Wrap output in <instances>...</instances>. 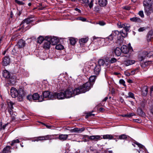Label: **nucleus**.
I'll return each instance as SVG.
<instances>
[{
  "mask_svg": "<svg viewBox=\"0 0 153 153\" xmlns=\"http://www.w3.org/2000/svg\"><path fill=\"white\" fill-rule=\"evenodd\" d=\"M91 83L88 82L78 88H69L64 91L66 98H70L75 95L85 92L91 88Z\"/></svg>",
  "mask_w": 153,
  "mask_h": 153,
  "instance_id": "nucleus-1",
  "label": "nucleus"
},
{
  "mask_svg": "<svg viewBox=\"0 0 153 153\" xmlns=\"http://www.w3.org/2000/svg\"><path fill=\"white\" fill-rule=\"evenodd\" d=\"M10 94L13 98L17 97L19 101L23 100V97L25 95L24 91L22 89H20L18 91L16 88L13 87H12L10 89Z\"/></svg>",
  "mask_w": 153,
  "mask_h": 153,
  "instance_id": "nucleus-2",
  "label": "nucleus"
},
{
  "mask_svg": "<svg viewBox=\"0 0 153 153\" xmlns=\"http://www.w3.org/2000/svg\"><path fill=\"white\" fill-rule=\"evenodd\" d=\"M42 95L43 98V101L45 100H53L55 99V94H53V93H51L48 91H45L42 93Z\"/></svg>",
  "mask_w": 153,
  "mask_h": 153,
  "instance_id": "nucleus-3",
  "label": "nucleus"
},
{
  "mask_svg": "<svg viewBox=\"0 0 153 153\" xmlns=\"http://www.w3.org/2000/svg\"><path fill=\"white\" fill-rule=\"evenodd\" d=\"M144 8L145 13L147 15H149L151 13L152 10V4L143 5Z\"/></svg>",
  "mask_w": 153,
  "mask_h": 153,
  "instance_id": "nucleus-4",
  "label": "nucleus"
},
{
  "mask_svg": "<svg viewBox=\"0 0 153 153\" xmlns=\"http://www.w3.org/2000/svg\"><path fill=\"white\" fill-rule=\"evenodd\" d=\"M102 135H92V136H88L85 135V137L91 140H94L95 141H97L98 140H100L102 139Z\"/></svg>",
  "mask_w": 153,
  "mask_h": 153,
  "instance_id": "nucleus-5",
  "label": "nucleus"
},
{
  "mask_svg": "<svg viewBox=\"0 0 153 153\" xmlns=\"http://www.w3.org/2000/svg\"><path fill=\"white\" fill-rule=\"evenodd\" d=\"M45 39H47L49 42H50L51 44L54 45L57 44L59 40L56 37H52L51 36H46Z\"/></svg>",
  "mask_w": 153,
  "mask_h": 153,
  "instance_id": "nucleus-6",
  "label": "nucleus"
},
{
  "mask_svg": "<svg viewBox=\"0 0 153 153\" xmlns=\"http://www.w3.org/2000/svg\"><path fill=\"white\" fill-rule=\"evenodd\" d=\"M121 49L123 53L126 54L128 53L129 51H133V49L131 47H128L127 46L123 45L121 48Z\"/></svg>",
  "mask_w": 153,
  "mask_h": 153,
  "instance_id": "nucleus-7",
  "label": "nucleus"
},
{
  "mask_svg": "<svg viewBox=\"0 0 153 153\" xmlns=\"http://www.w3.org/2000/svg\"><path fill=\"white\" fill-rule=\"evenodd\" d=\"M53 94H55V99L57 98L58 99H63L66 98L64 91V92H60L58 93H54Z\"/></svg>",
  "mask_w": 153,
  "mask_h": 153,
  "instance_id": "nucleus-8",
  "label": "nucleus"
},
{
  "mask_svg": "<svg viewBox=\"0 0 153 153\" xmlns=\"http://www.w3.org/2000/svg\"><path fill=\"white\" fill-rule=\"evenodd\" d=\"M7 104L8 106V111L10 114L12 115L11 114L12 113L13 109V105H14V103L12 101H7Z\"/></svg>",
  "mask_w": 153,
  "mask_h": 153,
  "instance_id": "nucleus-9",
  "label": "nucleus"
},
{
  "mask_svg": "<svg viewBox=\"0 0 153 153\" xmlns=\"http://www.w3.org/2000/svg\"><path fill=\"white\" fill-rule=\"evenodd\" d=\"M25 45V41L22 39H20L19 40L17 44L15 45L16 48H17L20 49L24 48Z\"/></svg>",
  "mask_w": 153,
  "mask_h": 153,
  "instance_id": "nucleus-10",
  "label": "nucleus"
},
{
  "mask_svg": "<svg viewBox=\"0 0 153 153\" xmlns=\"http://www.w3.org/2000/svg\"><path fill=\"white\" fill-rule=\"evenodd\" d=\"M33 100H39V102H42L43 101V98L42 96H39L37 93H34L33 94Z\"/></svg>",
  "mask_w": 153,
  "mask_h": 153,
  "instance_id": "nucleus-11",
  "label": "nucleus"
},
{
  "mask_svg": "<svg viewBox=\"0 0 153 153\" xmlns=\"http://www.w3.org/2000/svg\"><path fill=\"white\" fill-rule=\"evenodd\" d=\"M114 53L116 56H123V54L121 50V48H117L115 50Z\"/></svg>",
  "mask_w": 153,
  "mask_h": 153,
  "instance_id": "nucleus-12",
  "label": "nucleus"
},
{
  "mask_svg": "<svg viewBox=\"0 0 153 153\" xmlns=\"http://www.w3.org/2000/svg\"><path fill=\"white\" fill-rule=\"evenodd\" d=\"M153 38V30H150L148 32L147 35L146 40L148 42H149Z\"/></svg>",
  "mask_w": 153,
  "mask_h": 153,
  "instance_id": "nucleus-13",
  "label": "nucleus"
},
{
  "mask_svg": "<svg viewBox=\"0 0 153 153\" xmlns=\"http://www.w3.org/2000/svg\"><path fill=\"white\" fill-rule=\"evenodd\" d=\"M45 39L46 40L45 41L43 45V47L45 49H48L50 48L51 43L47 39Z\"/></svg>",
  "mask_w": 153,
  "mask_h": 153,
  "instance_id": "nucleus-14",
  "label": "nucleus"
},
{
  "mask_svg": "<svg viewBox=\"0 0 153 153\" xmlns=\"http://www.w3.org/2000/svg\"><path fill=\"white\" fill-rule=\"evenodd\" d=\"M85 128L84 127L80 128H74L70 130V131L72 132H76L78 133H80L85 130Z\"/></svg>",
  "mask_w": 153,
  "mask_h": 153,
  "instance_id": "nucleus-15",
  "label": "nucleus"
},
{
  "mask_svg": "<svg viewBox=\"0 0 153 153\" xmlns=\"http://www.w3.org/2000/svg\"><path fill=\"white\" fill-rule=\"evenodd\" d=\"M151 56L153 57V52L151 51L149 53L144 51L142 53V56L141 57H151Z\"/></svg>",
  "mask_w": 153,
  "mask_h": 153,
  "instance_id": "nucleus-16",
  "label": "nucleus"
},
{
  "mask_svg": "<svg viewBox=\"0 0 153 153\" xmlns=\"http://www.w3.org/2000/svg\"><path fill=\"white\" fill-rule=\"evenodd\" d=\"M120 34V32L118 30H115L113 31L110 35L112 37L113 40L114 39H115L117 38L118 35Z\"/></svg>",
  "mask_w": 153,
  "mask_h": 153,
  "instance_id": "nucleus-17",
  "label": "nucleus"
},
{
  "mask_svg": "<svg viewBox=\"0 0 153 153\" xmlns=\"http://www.w3.org/2000/svg\"><path fill=\"white\" fill-rule=\"evenodd\" d=\"M97 38L98 39V45L100 46L107 45L104 38H102L100 39L99 38Z\"/></svg>",
  "mask_w": 153,
  "mask_h": 153,
  "instance_id": "nucleus-18",
  "label": "nucleus"
},
{
  "mask_svg": "<svg viewBox=\"0 0 153 153\" xmlns=\"http://www.w3.org/2000/svg\"><path fill=\"white\" fill-rule=\"evenodd\" d=\"M104 39L107 45L113 42V38L110 35L108 37Z\"/></svg>",
  "mask_w": 153,
  "mask_h": 153,
  "instance_id": "nucleus-19",
  "label": "nucleus"
},
{
  "mask_svg": "<svg viewBox=\"0 0 153 153\" xmlns=\"http://www.w3.org/2000/svg\"><path fill=\"white\" fill-rule=\"evenodd\" d=\"M88 37L81 39L79 40V42L81 46H83L88 41Z\"/></svg>",
  "mask_w": 153,
  "mask_h": 153,
  "instance_id": "nucleus-20",
  "label": "nucleus"
},
{
  "mask_svg": "<svg viewBox=\"0 0 153 153\" xmlns=\"http://www.w3.org/2000/svg\"><path fill=\"white\" fill-rule=\"evenodd\" d=\"M10 62V58H3L2 63L4 66H6L9 65Z\"/></svg>",
  "mask_w": 153,
  "mask_h": 153,
  "instance_id": "nucleus-21",
  "label": "nucleus"
},
{
  "mask_svg": "<svg viewBox=\"0 0 153 153\" xmlns=\"http://www.w3.org/2000/svg\"><path fill=\"white\" fill-rule=\"evenodd\" d=\"M115 136L112 134H105L102 135V139H109L111 140L114 139V137Z\"/></svg>",
  "mask_w": 153,
  "mask_h": 153,
  "instance_id": "nucleus-22",
  "label": "nucleus"
},
{
  "mask_svg": "<svg viewBox=\"0 0 153 153\" xmlns=\"http://www.w3.org/2000/svg\"><path fill=\"white\" fill-rule=\"evenodd\" d=\"M68 134H61L59 135L58 139L60 140L64 141L66 140L68 137Z\"/></svg>",
  "mask_w": 153,
  "mask_h": 153,
  "instance_id": "nucleus-23",
  "label": "nucleus"
},
{
  "mask_svg": "<svg viewBox=\"0 0 153 153\" xmlns=\"http://www.w3.org/2000/svg\"><path fill=\"white\" fill-rule=\"evenodd\" d=\"M130 20L132 22L141 23L142 22V20L138 17H134L130 19Z\"/></svg>",
  "mask_w": 153,
  "mask_h": 153,
  "instance_id": "nucleus-24",
  "label": "nucleus"
},
{
  "mask_svg": "<svg viewBox=\"0 0 153 153\" xmlns=\"http://www.w3.org/2000/svg\"><path fill=\"white\" fill-rule=\"evenodd\" d=\"M142 95L143 96H145L146 95L148 92V88L147 86H145L142 88Z\"/></svg>",
  "mask_w": 153,
  "mask_h": 153,
  "instance_id": "nucleus-25",
  "label": "nucleus"
},
{
  "mask_svg": "<svg viewBox=\"0 0 153 153\" xmlns=\"http://www.w3.org/2000/svg\"><path fill=\"white\" fill-rule=\"evenodd\" d=\"M20 25H22V30H28L30 28V26L29 25L25 23H22V22Z\"/></svg>",
  "mask_w": 153,
  "mask_h": 153,
  "instance_id": "nucleus-26",
  "label": "nucleus"
},
{
  "mask_svg": "<svg viewBox=\"0 0 153 153\" xmlns=\"http://www.w3.org/2000/svg\"><path fill=\"white\" fill-rule=\"evenodd\" d=\"M101 70V67L100 65H96L94 69V73L96 75L98 74Z\"/></svg>",
  "mask_w": 153,
  "mask_h": 153,
  "instance_id": "nucleus-27",
  "label": "nucleus"
},
{
  "mask_svg": "<svg viewBox=\"0 0 153 153\" xmlns=\"http://www.w3.org/2000/svg\"><path fill=\"white\" fill-rule=\"evenodd\" d=\"M135 63V61L133 60H127L124 61V65L126 66H128L133 64Z\"/></svg>",
  "mask_w": 153,
  "mask_h": 153,
  "instance_id": "nucleus-28",
  "label": "nucleus"
},
{
  "mask_svg": "<svg viewBox=\"0 0 153 153\" xmlns=\"http://www.w3.org/2000/svg\"><path fill=\"white\" fill-rule=\"evenodd\" d=\"M18 73H19L21 74H22L24 76H28V72L25 71L24 69L23 68L20 69L18 71Z\"/></svg>",
  "mask_w": 153,
  "mask_h": 153,
  "instance_id": "nucleus-29",
  "label": "nucleus"
},
{
  "mask_svg": "<svg viewBox=\"0 0 153 153\" xmlns=\"http://www.w3.org/2000/svg\"><path fill=\"white\" fill-rule=\"evenodd\" d=\"M11 147L10 146H7L3 149L2 153H8L11 152L10 149Z\"/></svg>",
  "mask_w": 153,
  "mask_h": 153,
  "instance_id": "nucleus-30",
  "label": "nucleus"
},
{
  "mask_svg": "<svg viewBox=\"0 0 153 153\" xmlns=\"http://www.w3.org/2000/svg\"><path fill=\"white\" fill-rule=\"evenodd\" d=\"M3 76L6 78L8 79L10 76V74L9 72L6 70H4L3 72Z\"/></svg>",
  "mask_w": 153,
  "mask_h": 153,
  "instance_id": "nucleus-31",
  "label": "nucleus"
},
{
  "mask_svg": "<svg viewBox=\"0 0 153 153\" xmlns=\"http://www.w3.org/2000/svg\"><path fill=\"white\" fill-rule=\"evenodd\" d=\"M99 5L102 7H104L107 4V0H99Z\"/></svg>",
  "mask_w": 153,
  "mask_h": 153,
  "instance_id": "nucleus-32",
  "label": "nucleus"
},
{
  "mask_svg": "<svg viewBox=\"0 0 153 153\" xmlns=\"http://www.w3.org/2000/svg\"><path fill=\"white\" fill-rule=\"evenodd\" d=\"M108 61L107 60H106L105 61V60L103 59H100L98 61V63L99 64V65H103L105 64H108Z\"/></svg>",
  "mask_w": 153,
  "mask_h": 153,
  "instance_id": "nucleus-33",
  "label": "nucleus"
},
{
  "mask_svg": "<svg viewBox=\"0 0 153 153\" xmlns=\"http://www.w3.org/2000/svg\"><path fill=\"white\" fill-rule=\"evenodd\" d=\"M120 27H123L125 31H126L127 33L129 30L130 26L129 25H127L126 24H125V25H123Z\"/></svg>",
  "mask_w": 153,
  "mask_h": 153,
  "instance_id": "nucleus-34",
  "label": "nucleus"
},
{
  "mask_svg": "<svg viewBox=\"0 0 153 153\" xmlns=\"http://www.w3.org/2000/svg\"><path fill=\"white\" fill-rule=\"evenodd\" d=\"M125 97L126 98H131L133 99H135V97L134 94L131 92H129L128 93V95H125Z\"/></svg>",
  "mask_w": 153,
  "mask_h": 153,
  "instance_id": "nucleus-35",
  "label": "nucleus"
},
{
  "mask_svg": "<svg viewBox=\"0 0 153 153\" xmlns=\"http://www.w3.org/2000/svg\"><path fill=\"white\" fill-rule=\"evenodd\" d=\"M137 113L140 116H143L145 115V113L142 111L141 108H139L137 109Z\"/></svg>",
  "mask_w": 153,
  "mask_h": 153,
  "instance_id": "nucleus-36",
  "label": "nucleus"
},
{
  "mask_svg": "<svg viewBox=\"0 0 153 153\" xmlns=\"http://www.w3.org/2000/svg\"><path fill=\"white\" fill-rule=\"evenodd\" d=\"M44 136V140H51L53 139V136L50 135H48Z\"/></svg>",
  "mask_w": 153,
  "mask_h": 153,
  "instance_id": "nucleus-37",
  "label": "nucleus"
},
{
  "mask_svg": "<svg viewBox=\"0 0 153 153\" xmlns=\"http://www.w3.org/2000/svg\"><path fill=\"white\" fill-rule=\"evenodd\" d=\"M33 21V20H30V18H28L23 20L22 22V23H25L29 25L30 22Z\"/></svg>",
  "mask_w": 153,
  "mask_h": 153,
  "instance_id": "nucleus-38",
  "label": "nucleus"
},
{
  "mask_svg": "<svg viewBox=\"0 0 153 153\" xmlns=\"http://www.w3.org/2000/svg\"><path fill=\"white\" fill-rule=\"evenodd\" d=\"M44 39V37L42 36H40L38 38L37 42L38 43L41 44L42 43Z\"/></svg>",
  "mask_w": 153,
  "mask_h": 153,
  "instance_id": "nucleus-39",
  "label": "nucleus"
},
{
  "mask_svg": "<svg viewBox=\"0 0 153 153\" xmlns=\"http://www.w3.org/2000/svg\"><path fill=\"white\" fill-rule=\"evenodd\" d=\"M120 34L123 37H125L126 36L127 33L126 31H124L123 30H121L120 32Z\"/></svg>",
  "mask_w": 153,
  "mask_h": 153,
  "instance_id": "nucleus-40",
  "label": "nucleus"
},
{
  "mask_svg": "<svg viewBox=\"0 0 153 153\" xmlns=\"http://www.w3.org/2000/svg\"><path fill=\"white\" fill-rule=\"evenodd\" d=\"M55 48L56 49L60 50L64 48V47L61 44H58L56 45Z\"/></svg>",
  "mask_w": 153,
  "mask_h": 153,
  "instance_id": "nucleus-41",
  "label": "nucleus"
},
{
  "mask_svg": "<svg viewBox=\"0 0 153 153\" xmlns=\"http://www.w3.org/2000/svg\"><path fill=\"white\" fill-rule=\"evenodd\" d=\"M16 77L15 76H13L11 77H10L9 78V80L11 83H13L14 82H15V80L16 79Z\"/></svg>",
  "mask_w": 153,
  "mask_h": 153,
  "instance_id": "nucleus-42",
  "label": "nucleus"
},
{
  "mask_svg": "<svg viewBox=\"0 0 153 153\" xmlns=\"http://www.w3.org/2000/svg\"><path fill=\"white\" fill-rule=\"evenodd\" d=\"M152 4L151 1V0H144L143 1V5H147V4Z\"/></svg>",
  "mask_w": 153,
  "mask_h": 153,
  "instance_id": "nucleus-43",
  "label": "nucleus"
},
{
  "mask_svg": "<svg viewBox=\"0 0 153 153\" xmlns=\"http://www.w3.org/2000/svg\"><path fill=\"white\" fill-rule=\"evenodd\" d=\"M127 136L125 134H122L118 136V139H124L127 138Z\"/></svg>",
  "mask_w": 153,
  "mask_h": 153,
  "instance_id": "nucleus-44",
  "label": "nucleus"
},
{
  "mask_svg": "<svg viewBox=\"0 0 153 153\" xmlns=\"http://www.w3.org/2000/svg\"><path fill=\"white\" fill-rule=\"evenodd\" d=\"M96 76H91L89 78V80L91 82H94L95 81Z\"/></svg>",
  "mask_w": 153,
  "mask_h": 153,
  "instance_id": "nucleus-45",
  "label": "nucleus"
},
{
  "mask_svg": "<svg viewBox=\"0 0 153 153\" xmlns=\"http://www.w3.org/2000/svg\"><path fill=\"white\" fill-rule=\"evenodd\" d=\"M20 142V141L19 139H17L15 140H13L11 142V146H13L15 143H19Z\"/></svg>",
  "mask_w": 153,
  "mask_h": 153,
  "instance_id": "nucleus-46",
  "label": "nucleus"
},
{
  "mask_svg": "<svg viewBox=\"0 0 153 153\" xmlns=\"http://www.w3.org/2000/svg\"><path fill=\"white\" fill-rule=\"evenodd\" d=\"M76 40L74 38H71L70 39V42L71 45H74L76 43Z\"/></svg>",
  "mask_w": 153,
  "mask_h": 153,
  "instance_id": "nucleus-47",
  "label": "nucleus"
},
{
  "mask_svg": "<svg viewBox=\"0 0 153 153\" xmlns=\"http://www.w3.org/2000/svg\"><path fill=\"white\" fill-rule=\"evenodd\" d=\"M77 20H79L83 22H85L86 21V19L85 18L79 17L76 18Z\"/></svg>",
  "mask_w": 153,
  "mask_h": 153,
  "instance_id": "nucleus-48",
  "label": "nucleus"
},
{
  "mask_svg": "<svg viewBox=\"0 0 153 153\" xmlns=\"http://www.w3.org/2000/svg\"><path fill=\"white\" fill-rule=\"evenodd\" d=\"M117 61V60L115 59V58H111L110 60H109V62H108V63H109V62H110L111 63H113L116 62Z\"/></svg>",
  "mask_w": 153,
  "mask_h": 153,
  "instance_id": "nucleus-49",
  "label": "nucleus"
},
{
  "mask_svg": "<svg viewBox=\"0 0 153 153\" xmlns=\"http://www.w3.org/2000/svg\"><path fill=\"white\" fill-rule=\"evenodd\" d=\"M17 48H16V46H15L14 48L12 50V54H14L16 53H17L18 52V51H16V49Z\"/></svg>",
  "mask_w": 153,
  "mask_h": 153,
  "instance_id": "nucleus-50",
  "label": "nucleus"
},
{
  "mask_svg": "<svg viewBox=\"0 0 153 153\" xmlns=\"http://www.w3.org/2000/svg\"><path fill=\"white\" fill-rule=\"evenodd\" d=\"M15 1V2L18 4L20 5H24V3L22 2V1H19L18 0H14Z\"/></svg>",
  "mask_w": 153,
  "mask_h": 153,
  "instance_id": "nucleus-51",
  "label": "nucleus"
},
{
  "mask_svg": "<svg viewBox=\"0 0 153 153\" xmlns=\"http://www.w3.org/2000/svg\"><path fill=\"white\" fill-rule=\"evenodd\" d=\"M138 14L142 18H143L144 16L143 11L142 10L139 11Z\"/></svg>",
  "mask_w": 153,
  "mask_h": 153,
  "instance_id": "nucleus-52",
  "label": "nucleus"
},
{
  "mask_svg": "<svg viewBox=\"0 0 153 153\" xmlns=\"http://www.w3.org/2000/svg\"><path fill=\"white\" fill-rule=\"evenodd\" d=\"M146 29V28L145 27H140L138 29V31L139 32H142L145 30Z\"/></svg>",
  "mask_w": 153,
  "mask_h": 153,
  "instance_id": "nucleus-53",
  "label": "nucleus"
},
{
  "mask_svg": "<svg viewBox=\"0 0 153 153\" xmlns=\"http://www.w3.org/2000/svg\"><path fill=\"white\" fill-rule=\"evenodd\" d=\"M32 142L37 141L38 142L39 141V137H34L33 138L32 140Z\"/></svg>",
  "mask_w": 153,
  "mask_h": 153,
  "instance_id": "nucleus-54",
  "label": "nucleus"
},
{
  "mask_svg": "<svg viewBox=\"0 0 153 153\" xmlns=\"http://www.w3.org/2000/svg\"><path fill=\"white\" fill-rule=\"evenodd\" d=\"M107 53L108 54H106V57H110L111 56H113V52H110L109 53Z\"/></svg>",
  "mask_w": 153,
  "mask_h": 153,
  "instance_id": "nucleus-55",
  "label": "nucleus"
},
{
  "mask_svg": "<svg viewBox=\"0 0 153 153\" xmlns=\"http://www.w3.org/2000/svg\"><path fill=\"white\" fill-rule=\"evenodd\" d=\"M135 144L137 145L140 148L143 149L145 147L143 145H142L139 143H135Z\"/></svg>",
  "mask_w": 153,
  "mask_h": 153,
  "instance_id": "nucleus-56",
  "label": "nucleus"
},
{
  "mask_svg": "<svg viewBox=\"0 0 153 153\" xmlns=\"http://www.w3.org/2000/svg\"><path fill=\"white\" fill-rule=\"evenodd\" d=\"M27 99L29 100H31L33 99V95H28L27 96Z\"/></svg>",
  "mask_w": 153,
  "mask_h": 153,
  "instance_id": "nucleus-57",
  "label": "nucleus"
},
{
  "mask_svg": "<svg viewBox=\"0 0 153 153\" xmlns=\"http://www.w3.org/2000/svg\"><path fill=\"white\" fill-rule=\"evenodd\" d=\"M120 84H123L124 86H125V81L122 79H120Z\"/></svg>",
  "mask_w": 153,
  "mask_h": 153,
  "instance_id": "nucleus-58",
  "label": "nucleus"
},
{
  "mask_svg": "<svg viewBox=\"0 0 153 153\" xmlns=\"http://www.w3.org/2000/svg\"><path fill=\"white\" fill-rule=\"evenodd\" d=\"M88 4L89 5V7L90 8H91L92 7H93V1H91L89 4Z\"/></svg>",
  "mask_w": 153,
  "mask_h": 153,
  "instance_id": "nucleus-59",
  "label": "nucleus"
},
{
  "mask_svg": "<svg viewBox=\"0 0 153 153\" xmlns=\"http://www.w3.org/2000/svg\"><path fill=\"white\" fill-rule=\"evenodd\" d=\"M39 141H43L44 140V136H39Z\"/></svg>",
  "mask_w": 153,
  "mask_h": 153,
  "instance_id": "nucleus-60",
  "label": "nucleus"
},
{
  "mask_svg": "<svg viewBox=\"0 0 153 153\" xmlns=\"http://www.w3.org/2000/svg\"><path fill=\"white\" fill-rule=\"evenodd\" d=\"M98 24L100 25H104L105 24V22L102 21L99 22Z\"/></svg>",
  "mask_w": 153,
  "mask_h": 153,
  "instance_id": "nucleus-61",
  "label": "nucleus"
},
{
  "mask_svg": "<svg viewBox=\"0 0 153 153\" xmlns=\"http://www.w3.org/2000/svg\"><path fill=\"white\" fill-rule=\"evenodd\" d=\"M128 117H131V116H134V113H131L130 114H128Z\"/></svg>",
  "mask_w": 153,
  "mask_h": 153,
  "instance_id": "nucleus-62",
  "label": "nucleus"
},
{
  "mask_svg": "<svg viewBox=\"0 0 153 153\" xmlns=\"http://www.w3.org/2000/svg\"><path fill=\"white\" fill-rule=\"evenodd\" d=\"M123 25H125V24H121V23H118L117 24V25L119 28H123V27H120L121 26Z\"/></svg>",
  "mask_w": 153,
  "mask_h": 153,
  "instance_id": "nucleus-63",
  "label": "nucleus"
},
{
  "mask_svg": "<svg viewBox=\"0 0 153 153\" xmlns=\"http://www.w3.org/2000/svg\"><path fill=\"white\" fill-rule=\"evenodd\" d=\"M82 1L83 3L88 4V0H82Z\"/></svg>",
  "mask_w": 153,
  "mask_h": 153,
  "instance_id": "nucleus-64",
  "label": "nucleus"
}]
</instances>
